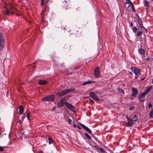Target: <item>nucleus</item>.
<instances>
[{
  "instance_id": "f257e3e1",
  "label": "nucleus",
  "mask_w": 153,
  "mask_h": 153,
  "mask_svg": "<svg viewBox=\"0 0 153 153\" xmlns=\"http://www.w3.org/2000/svg\"><path fill=\"white\" fill-rule=\"evenodd\" d=\"M132 72L136 76H135V79H137L138 77L137 76L140 74V70L137 68L134 67H131L130 68Z\"/></svg>"
},
{
  "instance_id": "f03ea898",
  "label": "nucleus",
  "mask_w": 153,
  "mask_h": 153,
  "mask_svg": "<svg viewBox=\"0 0 153 153\" xmlns=\"http://www.w3.org/2000/svg\"><path fill=\"white\" fill-rule=\"evenodd\" d=\"M132 93L130 97V99L131 100L133 99L134 98L136 97L138 92L137 90L134 87L132 88Z\"/></svg>"
},
{
  "instance_id": "7ed1b4c3",
  "label": "nucleus",
  "mask_w": 153,
  "mask_h": 153,
  "mask_svg": "<svg viewBox=\"0 0 153 153\" xmlns=\"http://www.w3.org/2000/svg\"><path fill=\"white\" fill-rule=\"evenodd\" d=\"M94 74L96 78L99 77L100 76V68L98 67H96L94 70Z\"/></svg>"
},
{
  "instance_id": "20e7f679",
  "label": "nucleus",
  "mask_w": 153,
  "mask_h": 153,
  "mask_svg": "<svg viewBox=\"0 0 153 153\" xmlns=\"http://www.w3.org/2000/svg\"><path fill=\"white\" fill-rule=\"evenodd\" d=\"M54 97L53 95H49L42 98L43 101H53L54 100Z\"/></svg>"
},
{
  "instance_id": "39448f33",
  "label": "nucleus",
  "mask_w": 153,
  "mask_h": 153,
  "mask_svg": "<svg viewBox=\"0 0 153 153\" xmlns=\"http://www.w3.org/2000/svg\"><path fill=\"white\" fill-rule=\"evenodd\" d=\"M4 46V40L2 34L0 33V50L2 49Z\"/></svg>"
},
{
  "instance_id": "423d86ee",
  "label": "nucleus",
  "mask_w": 153,
  "mask_h": 153,
  "mask_svg": "<svg viewBox=\"0 0 153 153\" xmlns=\"http://www.w3.org/2000/svg\"><path fill=\"white\" fill-rule=\"evenodd\" d=\"M89 95L92 99L95 100L97 101L99 100L98 96L93 92L90 93Z\"/></svg>"
},
{
  "instance_id": "0eeeda50",
  "label": "nucleus",
  "mask_w": 153,
  "mask_h": 153,
  "mask_svg": "<svg viewBox=\"0 0 153 153\" xmlns=\"http://www.w3.org/2000/svg\"><path fill=\"white\" fill-rule=\"evenodd\" d=\"M65 105L71 111H74V109L73 106L70 103H69L68 102H65Z\"/></svg>"
},
{
  "instance_id": "6e6552de",
  "label": "nucleus",
  "mask_w": 153,
  "mask_h": 153,
  "mask_svg": "<svg viewBox=\"0 0 153 153\" xmlns=\"http://www.w3.org/2000/svg\"><path fill=\"white\" fill-rule=\"evenodd\" d=\"M146 94L144 93H141L138 96L140 102L144 101L145 100V96Z\"/></svg>"
},
{
  "instance_id": "1a4fd4ad",
  "label": "nucleus",
  "mask_w": 153,
  "mask_h": 153,
  "mask_svg": "<svg viewBox=\"0 0 153 153\" xmlns=\"http://www.w3.org/2000/svg\"><path fill=\"white\" fill-rule=\"evenodd\" d=\"M126 118L127 119L128 123L129 126H132L134 124L133 120L129 118L126 116Z\"/></svg>"
},
{
  "instance_id": "9d476101",
  "label": "nucleus",
  "mask_w": 153,
  "mask_h": 153,
  "mask_svg": "<svg viewBox=\"0 0 153 153\" xmlns=\"http://www.w3.org/2000/svg\"><path fill=\"white\" fill-rule=\"evenodd\" d=\"M64 99H62L59 102H58L57 105V106L58 107H61L64 104Z\"/></svg>"
},
{
  "instance_id": "9b49d317",
  "label": "nucleus",
  "mask_w": 153,
  "mask_h": 153,
  "mask_svg": "<svg viewBox=\"0 0 153 153\" xmlns=\"http://www.w3.org/2000/svg\"><path fill=\"white\" fill-rule=\"evenodd\" d=\"M80 125L86 131L89 133H91V130L88 127L81 123H80Z\"/></svg>"
},
{
  "instance_id": "f8f14e48",
  "label": "nucleus",
  "mask_w": 153,
  "mask_h": 153,
  "mask_svg": "<svg viewBox=\"0 0 153 153\" xmlns=\"http://www.w3.org/2000/svg\"><path fill=\"white\" fill-rule=\"evenodd\" d=\"M75 90L74 88H71L69 89H66L65 90V91L66 94L70 93L71 92Z\"/></svg>"
},
{
  "instance_id": "ddd939ff",
  "label": "nucleus",
  "mask_w": 153,
  "mask_h": 153,
  "mask_svg": "<svg viewBox=\"0 0 153 153\" xmlns=\"http://www.w3.org/2000/svg\"><path fill=\"white\" fill-rule=\"evenodd\" d=\"M47 82L45 80H41L39 81V83L40 85H44L47 84Z\"/></svg>"
},
{
  "instance_id": "4468645a",
  "label": "nucleus",
  "mask_w": 153,
  "mask_h": 153,
  "mask_svg": "<svg viewBox=\"0 0 153 153\" xmlns=\"http://www.w3.org/2000/svg\"><path fill=\"white\" fill-rule=\"evenodd\" d=\"M24 108L23 106L21 105L19 106V113L20 114H22L23 113Z\"/></svg>"
},
{
  "instance_id": "2eb2a0df",
  "label": "nucleus",
  "mask_w": 153,
  "mask_h": 153,
  "mask_svg": "<svg viewBox=\"0 0 153 153\" xmlns=\"http://www.w3.org/2000/svg\"><path fill=\"white\" fill-rule=\"evenodd\" d=\"M48 139L49 140V144H51L52 143H53V139L51 137H49L48 138Z\"/></svg>"
},
{
  "instance_id": "dca6fc26",
  "label": "nucleus",
  "mask_w": 153,
  "mask_h": 153,
  "mask_svg": "<svg viewBox=\"0 0 153 153\" xmlns=\"http://www.w3.org/2000/svg\"><path fill=\"white\" fill-rule=\"evenodd\" d=\"M152 88V86H151L148 88L146 91L144 92V93L146 94L148 92H149L151 90V89Z\"/></svg>"
},
{
  "instance_id": "f3484780",
  "label": "nucleus",
  "mask_w": 153,
  "mask_h": 153,
  "mask_svg": "<svg viewBox=\"0 0 153 153\" xmlns=\"http://www.w3.org/2000/svg\"><path fill=\"white\" fill-rule=\"evenodd\" d=\"M149 116L151 118H153V109L151 110Z\"/></svg>"
},
{
  "instance_id": "a211bd4d",
  "label": "nucleus",
  "mask_w": 153,
  "mask_h": 153,
  "mask_svg": "<svg viewBox=\"0 0 153 153\" xmlns=\"http://www.w3.org/2000/svg\"><path fill=\"white\" fill-rule=\"evenodd\" d=\"M130 4H131L128 1L125 3V6L126 8H128L129 7Z\"/></svg>"
},
{
  "instance_id": "6ab92c4d",
  "label": "nucleus",
  "mask_w": 153,
  "mask_h": 153,
  "mask_svg": "<svg viewBox=\"0 0 153 153\" xmlns=\"http://www.w3.org/2000/svg\"><path fill=\"white\" fill-rule=\"evenodd\" d=\"M3 14L5 15H9L10 14V12L8 10H6L3 12Z\"/></svg>"
},
{
  "instance_id": "aec40b11",
  "label": "nucleus",
  "mask_w": 153,
  "mask_h": 153,
  "mask_svg": "<svg viewBox=\"0 0 153 153\" xmlns=\"http://www.w3.org/2000/svg\"><path fill=\"white\" fill-rule=\"evenodd\" d=\"M139 52L141 54H144L145 52V51L142 49H140L139 51Z\"/></svg>"
},
{
  "instance_id": "412c9836",
  "label": "nucleus",
  "mask_w": 153,
  "mask_h": 153,
  "mask_svg": "<svg viewBox=\"0 0 153 153\" xmlns=\"http://www.w3.org/2000/svg\"><path fill=\"white\" fill-rule=\"evenodd\" d=\"M139 30V27L137 28L136 27H134L132 29L133 31L134 32H135L137 31V30Z\"/></svg>"
},
{
  "instance_id": "4be33fe9",
  "label": "nucleus",
  "mask_w": 153,
  "mask_h": 153,
  "mask_svg": "<svg viewBox=\"0 0 153 153\" xmlns=\"http://www.w3.org/2000/svg\"><path fill=\"white\" fill-rule=\"evenodd\" d=\"M137 17H138V20H137V22H138V24H139L140 23H142V21L141 20V19H140V18L139 16L138 15Z\"/></svg>"
},
{
  "instance_id": "5701e85b",
  "label": "nucleus",
  "mask_w": 153,
  "mask_h": 153,
  "mask_svg": "<svg viewBox=\"0 0 153 153\" xmlns=\"http://www.w3.org/2000/svg\"><path fill=\"white\" fill-rule=\"evenodd\" d=\"M90 82V81H86L84 82H83L82 83L83 85H85L87 84H88L90 83L91 82Z\"/></svg>"
},
{
  "instance_id": "b1692460",
  "label": "nucleus",
  "mask_w": 153,
  "mask_h": 153,
  "mask_svg": "<svg viewBox=\"0 0 153 153\" xmlns=\"http://www.w3.org/2000/svg\"><path fill=\"white\" fill-rule=\"evenodd\" d=\"M118 91L121 93H123V94H124V91L123 90L120 88H118Z\"/></svg>"
},
{
  "instance_id": "393cba45",
  "label": "nucleus",
  "mask_w": 153,
  "mask_h": 153,
  "mask_svg": "<svg viewBox=\"0 0 153 153\" xmlns=\"http://www.w3.org/2000/svg\"><path fill=\"white\" fill-rule=\"evenodd\" d=\"M57 95L58 97H60L63 96V95L62 94V91H61L60 92L58 93L57 94Z\"/></svg>"
},
{
  "instance_id": "a878e982",
  "label": "nucleus",
  "mask_w": 153,
  "mask_h": 153,
  "mask_svg": "<svg viewBox=\"0 0 153 153\" xmlns=\"http://www.w3.org/2000/svg\"><path fill=\"white\" fill-rule=\"evenodd\" d=\"M99 150L102 153H104L105 152V150L104 149L102 148H99Z\"/></svg>"
},
{
  "instance_id": "bb28decb",
  "label": "nucleus",
  "mask_w": 153,
  "mask_h": 153,
  "mask_svg": "<svg viewBox=\"0 0 153 153\" xmlns=\"http://www.w3.org/2000/svg\"><path fill=\"white\" fill-rule=\"evenodd\" d=\"M133 118L134 119V121H136L137 120L138 118L137 116L136 115H135L134 116Z\"/></svg>"
},
{
  "instance_id": "cd10ccee",
  "label": "nucleus",
  "mask_w": 153,
  "mask_h": 153,
  "mask_svg": "<svg viewBox=\"0 0 153 153\" xmlns=\"http://www.w3.org/2000/svg\"><path fill=\"white\" fill-rule=\"evenodd\" d=\"M139 25H140V27H142L144 29H145V28L143 27V24H142V23H140V24H139Z\"/></svg>"
},
{
  "instance_id": "c85d7f7f",
  "label": "nucleus",
  "mask_w": 153,
  "mask_h": 153,
  "mask_svg": "<svg viewBox=\"0 0 153 153\" xmlns=\"http://www.w3.org/2000/svg\"><path fill=\"white\" fill-rule=\"evenodd\" d=\"M139 25H140V27H142L144 29H145V28L143 27V24H142V23H140V24H139Z\"/></svg>"
},
{
  "instance_id": "c756f323",
  "label": "nucleus",
  "mask_w": 153,
  "mask_h": 153,
  "mask_svg": "<svg viewBox=\"0 0 153 153\" xmlns=\"http://www.w3.org/2000/svg\"><path fill=\"white\" fill-rule=\"evenodd\" d=\"M139 25H140V27H142L144 29H145V28L143 27V24H142V23H140V24H139Z\"/></svg>"
},
{
  "instance_id": "7c9ffc66",
  "label": "nucleus",
  "mask_w": 153,
  "mask_h": 153,
  "mask_svg": "<svg viewBox=\"0 0 153 153\" xmlns=\"http://www.w3.org/2000/svg\"><path fill=\"white\" fill-rule=\"evenodd\" d=\"M30 115L29 113H27V119L28 120H30Z\"/></svg>"
},
{
  "instance_id": "2f4dec72",
  "label": "nucleus",
  "mask_w": 153,
  "mask_h": 153,
  "mask_svg": "<svg viewBox=\"0 0 153 153\" xmlns=\"http://www.w3.org/2000/svg\"><path fill=\"white\" fill-rule=\"evenodd\" d=\"M130 3V4H131V5L132 7V10H134L135 9H134V5L131 2Z\"/></svg>"
},
{
  "instance_id": "473e14b6",
  "label": "nucleus",
  "mask_w": 153,
  "mask_h": 153,
  "mask_svg": "<svg viewBox=\"0 0 153 153\" xmlns=\"http://www.w3.org/2000/svg\"><path fill=\"white\" fill-rule=\"evenodd\" d=\"M142 33V32L141 31H139L137 32V36H140Z\"/></svg>"
},
{
  "instance_id": "72a5a7b5",
  "label": "nucleus",
  "mask_w": 153,
  "mask_h": 153,
  "mask_svg": "<svg viewBox=\"0 0 153 153\" xmlns=\"http://www.w3.org/2000/svg\"><path fill=\"white\" fill-rule=\"evenodd\" d=\"M134 108V107L133 106H131L130 107H129V110H133Z\"/></svg>"
},
{
  "instance_id": "f704fd0d",
  "label": "nucleus",
  "mask_w": 153,
  "mask_h": 153,
  "mask_svg": "<svg viewBox=\"0 0 153 153\" xmlns=\"http://www.w3.org/2000/svg\"><path fill=\"white\" fill-rule=\"evenodd\" d=\"M85 136L88 138L89 139H90L91 138V137L90 135L87 134H85Z\"/></svg>"
},
{
  "instance_id": "c9c22d12",
  "label": "nucleus",
  "mask_w": 153,
  "mask_h": 153,
  "mask_svg": "<svg viewBox=\"0 0 153 153\" xmlns=\"http://www.w3.org/2000/svg\"><path fill=\"white\" fill-rule=\"evenodd\" d=\"M148 107L149 108H151L152 107V105L151 102L149 103Z\"/></svg>"
},
{
  "instance_id": "e433bc0d",
  "label": "nucleus",
  "mask_w": 153,
  "mask_h": 153,
  "mask_svg": "<svg viewBox=\"0 0 153 153\" xmlns=\"http://www.w3.org/2000/svg\"><path fill=\"white\" fill-rule=\"evenodd\" d=\"M45 0H41V3L42 5H43L44 4V2Z\"/></svg>"
},
{
  "instance_id": "4c0bfd02",
  "label": "nucleus",
  "mask_w": 153,
  "mask_h": 153,
  "mask_svg": "<svg viewBox=\"0 0 153 153\" xmlns=\"http://www.w3.org/2000/svg\"><path fill=\"white\" fill-rule=\"evenodd\" d=\"M0 151H4V149L1 146H0Z\"/></svg>"
},
{
  "instance_id": "58836bf2",
  "label": "nucleus",
  "mask_w": 153,
  "mask_h": 153,
  "mask_svg": "<svg viewBox=\"0 0 153 153\" xmlns=\"http://www.w3.org/2000/svg\"><path fill=\"white\" fill-rule=\"evenodd\" d=\"M146 61H149L150 60V59L149 58H147L146 59Z\"/></svg>"
},
{
  "instance_id": "ea45409f",
  "label": "nucleus",
  "mask_w": 153,
  "mask_h": 153,
  "mask_svg": "<svg viewBox=\"0 0 153 153\" xmlns=\"http://www.w3.org/2000/svg\"><path fill=\"white\" fill-rule=\"evenodd\" d=\"M62 92V94L63 95H65V94H66L65 93V91H61Z\"/></svg>"
},
{
  "instance_id": "a19ab883",
  "label": "nucleus",
  "mask_w": 153,
  "mask_h": 153,
  "mask_svg": "<svg viewBox=\"0 0 153 153\" xmlns=\"http://www.w3.org/2000/svg\"><path fill=\"white\" fill-rule=\"evenodd\" d=\"M22 121L21 120H19V123L20 124H21V123H22Z\"/></svg>"
},
{
  "instance_id": "79ce46f5",
  "label": "nucleus",
  "mask_w": 153,
  "mask_h": 153,
  "mask_svg": "<svg viewBox=\"0 0 153 153\" xmlns=\"http://www.w3.org/2000/svg\"><path fill=\"white\" fill-rule=\"evenodd\" d=\"M72 121V120L71 119H69L68 120V122L69 123H71V122Z\"/></svg>"
},
{
  "instance_id": "37998d69",
  "label": "nucleus",
  "mask_w": 153,
  "mask_h": 153,
  "mask_svg": "<svg viewBox=\"0 0 153 153\" xmlns=\"http://www.w3.org/2000/svg\"><path fill=\"white\" fill-rule=\"evenodd\" d=\"M130 25L131 26H133V24L132 23H130Z\"/></svg>"
},
{
  "instance_id": "c03bdc74",
  "label": "nucleus",
  "mask_w": 153,
  "mask_h": 153,
  "mask_svg": "<svg viewBox=\"0 0 153 153\" xmlns=\"http://www.w3.org/2000/svg\"><path fill=\"white\" fill-rule=\"evenodd\" d=\"M145 78V77L143 78H142V79H141V80H142V81L143 80H144Z\"/></svg>"
},
{
  "instance_id": "a18cd8bd",
  "label": "nucleus",
  "mask_w": 153,
  "mask_h": 153,
  "mask_svg": "<svg viewBox=\"0 0 153 153\" xmlns=\"http://www.w3.org/2000/svg\"><path fill=\"white\" fill-rule=\"evenodd\" d=\"M39 153H43V152L42 151H40L39 152Z\"/></svg>"
},
{
  "instance_id": "49530a36",
  "label": "nucleus",
  "mask_w": 153,
  "mask_h": 153,
  "mask_svg": "<svg viewBox=\"0 0 153 153\" xmlns=\"http://www.w3.org/2000/svg\"><path fill=\"white\" fill-rule=\"evenodd\" d=\"M129 74H132V72H131V71H129Z\"/></svg>"
},
{
  "instance_id": "de8ad7c7",
  "label": "nucleus",
  "mask_w": 153,
  "mask_h": 153,
  "mask_svg": "<svg viewBox=\"0 0 153 153\" xmlns=\"http://www.w3.org/2000/svg\"><path fill=\"white\" fill-rule=\"evenodd\" d=\"M147 3V2L146 3V2H144V4L145 6L146 5V4Z\"/></svg>"
},
{
  "instance_id": "09e8293b",
  "label": "nucleus",
  "mask_w": 153,
  "mask_h": 153,
  "mask_svg": "<svg viewBox=\"0 0 153 153\" xmlns=\"http://www.w3.org/2000/svg\"><path fill=\"white\" fill-rule=\"evenodd\" d=\"M126 1L128 2H129V3H130L131 2L130 0H126Z\"/></svg>"
},
{
  "instance_id": "8fccbe9b",
  "label": "nucleus",
  "mask_w": 153,
  "mask_h": 153,
  "mask_svg": "<svg viewBox=\"0 0 153 153\" xmlns=\"http://www.w3.org/2000/svg\"><path fill=\"white\" fill-rule=\"evenodd\" d=\"M143 1H144V2H146V3L147 2V1H146V0H143Z\"/></svg>"
},
{
  "instance_id": "3c124183",
  "label": "nucleus",
  "mask_w": 153,
  "mask_h": 153,
  "mask_svg": "<svg viewBox=\"0 0 153 153\" xmlns=\"http://www.w3.org/2000/svg\"><path fill=\"white\" fill-rule=\"evenodd\" d=\"M89 101H92V100L91 99H89Z\"/></svg>"
},
{
  "instance_id": "603ef678",
  "label": "nucleus",
  "mask_w": 153,
  "mask_h": 153,
  "mask_svg": "<svg viewBox=\"0 0 153 153\" xmlns=\"http://www.w3.org/2000/svg\"><path fill=\"white\" fill-rule=\"evenodd\" d=\"M74 127H75L76 126V124H74Z\"/></svg>"
},
{
  "instance_id": "864d4df0",
  "label": "nucleus",
  "mask_w": 153,
  "mask_h": 153,
  "mask_svg": "<svg viewBox=\"0 0 153 153\" xmlns=\"http://www.w3.org/2000/svg\"><path fill=\"white\" fill-rule=\"evenodd\" d=\"M77 127H78V128H80V127H79V126H77Z\"/></svg>"
},
{
  "instance_id": "5fc2aeb1",
  "label": "nucleus",
  "mask_w": 153,
  "mask_h": 153,
  "mask_svg": "<svg viewBox=\"0 0 153 153\" xmlns=\"http://www.w3.org/2000/svg\"><path fill=\"white\" fill-rule=\"evenodd\" d=\"M152 83L153 84V79H152Z\"/></svg>"
},
{
  "instance_id": "6e6d98bb",
  "label": "nucleus",
  "mask_w": 153,
  "mask_h": 153,
  "mask_svg": "<svg viewBox=\"0 0 153 153\" xmlns=\"http://www.w3.org/2000/svg\"><path fill=\"white\" fill-rule=\"evenodd\" d=\"M122 85H123V86H125V84H122Z\"/></svg>"
},
{
  "instance_id": "4d7b16f0",
  "label": "nucleus",
  "mask_w": 153,
  "mask_h": 153,
  "mask_svg": "<svg viewBox=\"0 0 153 153\" xmlns=\"http://www.w3.org/2000/svg\"><path fill=\"white\" fill-rule=\"evenodd\" d=\"M151 1H153V0H151Z\"/></svg>"
}]
</instances>
